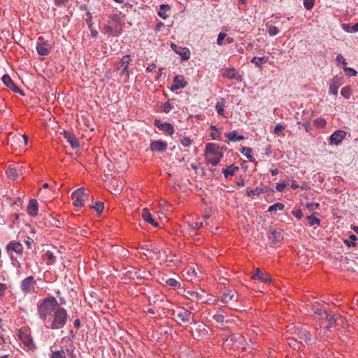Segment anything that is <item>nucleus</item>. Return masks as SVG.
I'll return each mask as SVG.
<instances>
[{
    "label": "nucleus",
    "mask_w": 358,
    "mask_h": 358,
    "mask_svg": "<svg viewBox=\"0 0 358 358\" xmlns=\"http://www.w3.org/2000/svg\"><path fill=\"white\" fill-rule=\"evenodd\" d=\"M268 238L271 244H275L282 239V235L277 229H271L268 232Z\"/></svg>",
    "instance_id": "15"
},
{
    "label": "nucleus",
    "mask_w": 358,
    "mask_h": 358,
    "mask_svg": "<svg viewBox=\"0 0 358 358\" xmlns=\"http://www.w3.org/2000/svg\"><path fill=\"white\" fill-rule=\"evenodd\" d=\"M38 210V201L36 199H31L27 207V213L29 215L35 216L37 215Z\"/></svg>",
    "instance_id": "22"
},
{
    "label": "nucleus",
    "mask_w": 358,
    "mask_h": 358,
    "mask_svg": "<svg viewBox=\"0 0 358 358\" xmlns=\"http://www.w3.org/2000/svg\"><path fill=\"white\" fill-rule=\"evenodd\" d=\"M141 216L145 222H148L149 224H152V226H154V227L158 226V224L152 218V217L150 213V210L148 208L143 209Z\"/></svg>",
    "instance_id": "26"
},
{
    "label": "nucleus",
    "mask_w": 358,
    "mask_h": 358,
    "mask_svg": "<svg viewBox=\"0 0 358 358\" xmlns=\"http://www.w3.org/2000/svg\"><path fill=\"white\" fill-rule=\"evenodd\" d=\"M285 208V205L282 203H275V204L269 206L268 211V212H273L277 210H282Z\"/></svg>",
    "instance_id": "35"
},
{
    "label": "nucleus",
    "mask_w": 358,
    "mask_h": 358,
    "mask_svg": "<svg viewBox=\"0 0 358 358\" xmlns=\"http://www.w3.org/2000/svg\"><path fill=\"white\" fill-rule=\"evenodd\" d=\"M240 152L242 154H243L246 157L247 159H250V161L252 160V149L251 148L242 147L240 149Z\"/></svg>",
    "instance_id": "33"
},
{
    "label": "nucleus",
    "mask_w": 358,
    "mask_h": 358,
    "mask_svg": "<svg viewBox=\"0 0 358 358\" xmlns=\"http://www.w3.org/2000/svg\"><path fill=\"white\" fill-rule=\"evenodd\" d=\"M87 15L88 16V18L86 20V22L89 27L90 29L92 27V15L90 13H87Z\"/></svg>",
    "instance_id": "59"
},
{
    "label": "nucleus",
    "mask_w": 358,
    "mask_h": 358,
    "mask_svg": "<svg viewBox=\"0 0 358 358\" xmlns=\"http://www.w3.org/2000/svg\"><path fill=\"white\" fill-rule=\"evenodd\" d=\"M252 278L255 279H258L264 282H270L271 281L270 275L267 273L262 272L259 268H256L255 273Z\"/></svg>",
    "instance_id": "19"
},
{
    "label": "nucleus",
    "mask_w": 358,
    "mask_h": 358,
    "mask_svg": "<svg viewBox=\"0 0 358 358\" xmlns=\"http://www.w3.org/2000/svg\"><path fill=\"white\" fill-rule=\"evenodd\" d=\"M44 259L47 261V264H52L55 261V257L52 252L47 251L44 255Z\"/></svg>",
    "instance_id": "34"
},
{
    "label": "nucleus",
    "mask_w": 358,
    "mask_h": 358,
    "mask_svg": "<svg viewBox=\"0 0 358 358\" xmlns=\"http://www.w3.org/2000/svg\"><path fill=\"white\" fill-rule=\"evenodd\" d=\"M350 239L351 240V242H352V244L351 245L352 246H355L356 244H355V241H357V236L355 235V234H351L350 236Z\"/></svg>",
    "instance_id": "61"
},
{
    "label": "nucleus",
    "mask_w": 358,
    "mask_h": 358,
    "mask_svg": "<svg viewBox=\"0 0 358 358\" xmlns=\"http://www.w3.org/2000/svg\"><path fill=\"white\" fill-rule=\"evenodd\" d=\"M21 171V167L19 166H9L6 169V174L8 178H10L12 180H16L19 176V173Z\"/></svg>",
    "instance_id": "21"
},
{
    "label": "nucleus",
    "mask_w": 358,
    "mask_h": 358,
    "mask_svg": "<svg viewBox=\"0 0 358 358\" xmlns=\"http://www.w3.org/2000/svg\"><path fill=\"white\" fill-rule=\"evenodd\" d=\"M268 34L271 36H274L275 35H277L278 33H279V30L278 29L275 27V26H273V25H270L268 27Z\"/></svg>",
    "instance_id": "42"
},
{
    "label": "nucleus",
    "mask_w": 358,
    "mask_h": 358,
    "mask_svg": "<svg viewBox=\"0 0 358 358\" xmlns=\"http://www.w3.org/2000/svg\"><path fill=\"white\" fill-rule=\"evenodd\" d=\"M185 296L186 298L196 303L199 301H203L205 300V297L203 294V291H201V292H199L193 290H185Z\"/></svg>",
    "instance_id": "10"
},
{
    "label": "nucleus",
    "mask_w": 358,
    "mask_h": 358,
    "mask_svg": "<svg viewBox=\"0 0 358 358\" xmlns=\"http://www.w3.org/2000/svg\"><path fill=\"white\" fill-rule=\"evenodd\" d=\"M346 132L343 130H336L329 137V143L330 145H339L345 138Z\"/></svg>",
    "instance_id": "8"
},
{
    "label": "nucleus",
    "mask_w": 358,
    "mask_h": 358,
    "mask_svg": "<svg viewBox=\"0 0 358 358\" xmlns=\"http://www.w3.org/2000/svg\"><path fill=\"white\" fill-rule=\"evenodd\" d=\"M71 199L73 200V204L76 206H83L84 202L88 199V194H85V189L80 187L75 190L71 194Z\"/></svg>",
    "instance_id": "4"
},
{
    "label": "nucleus",
    "mask_w": 358,
    "mask_h": 358,
    "mask_svg": "<svg viewBox=\"0 0 358 358\" xmlns=\"http://www.w3.org/2000/svg\"><path fill=\"white\" fill-rule=\"evenodd\" d=\"M286 187V185L285 183H277L276 184V186H275V189L278 191V192H282L284 190V189Z\"/></svg>",
    "instance_id": "58"
},
{
    "label": "nucleus",
    "mask_w": 358,
    "mask_h": 358,
    "mask_svg": "<svg viewBox=\"0 0 358 358\" xmlns=\"http://www.w3.org/2000/svg\"><path fill=\"white\" fill-rule=\"evenodd\" d=\"M76 348L72 346L71 348L66 350L65 355L66 354L70 358H76V354L75 352Z\"/></svg>",
    "instance_id": "44"
},
{
    "label": "nucleus",
    "mask_w": 358,
    "mask_h": 358,
    "mask_svg": "<svg viewBox=\"0 0 358 358\" xmlns=\"http://www.w3.org/2000/svg\"><path fill=\"white\" fill-rule=\"evenodd\" d=\"M213 318L218 323L222 324L224 322V316L220 313H216L213 316Z\"/></svg>",
    "instance_id": "48"
},
{
    "label": "nucleus",
    "mask_w": 358,
    "mask_h": 358,
    "mask_svg": "<svg viewBox=\"0 0 358 358\" xmlns=\"http://www.w3.org/2000/svg\"><path fill=\"white\" fill-rule=\"evenodd\" d=\"M341 85V79L338 77H335L329 84V92L330 94L334 95H336L338 93V90L339 87Z\"/></svg>",
    "instance_id": "20"
},
{
    "label": "nucleus",
    "mask_w": 358,
    "mask_h": 358,
    "mask_svg": "<svg viewBox=\"0 0 358 358\" xmlns=\"http://www.w3.org/2000/svg\"><path fill=\"white\" fill-rule=\"evenodd\" d=\"M299 338L303 341L306 344H310L312 343V337L310 334L306 330H301L298 333Z\"/></svg>",
    "instance_id": "28"
},
{
    "label": "nucleus",
    "mask_w": 358,
    "mask_h": 358,
    "mask_svg": "<svg viewBox=\"0 0 358 358\" xmlns=\"http://www.w3.org/2000/svg\"><path fill=\"white\" fill-rule=\"evenodd\" d=\"M262 192L261 188L257 187L255 189L247 190V195L248 196H258Z\"/></svg>",
    "instance_id": "41"
},
{
    "label": "nucleus",
    "mask_w": 358,
    "mask_h": 358,
    "mask_svg": "<svg viewBox=\"0 0 358 358\" xmlns=\"http://www.w3.org/2000/svg\"><path fill=\"white\" fill-rule=\"evenodd\" d=\"M343 70L345 71H349L350 73L348 74V76H356L357 74V72L355 69H352V68H350V67H347L346 66H343Z\"/></svg>",
    "instance_id": "52"
},
{
    "label": "nucleus",
    "mask_w": 358,
    "mask_h": 358,
    "mask_svg": "<svg viewBox=\"0 0 358 358\" xmlns=\"http://www.w3.org/2000/svg\"><path fill=\"white\" fill-rule=\"evenodd\" d=\"M324 315L327 320L328 321V325L327 328L341 325L343 322V319L338 314H330L324 312Z\"/></svg>",
    "instance_id": "6"
},
{
    "label": "nucleus",
    "mask_w": 358,
    "mask_h": 358,
    "mask_svg": "<svg viewBox=\"0 0 358 358\" xmlns=\"http://www.w3.org/2000/svg\"><path fill=\"white\" fill-rule=\"evenodd\" d=\"M155 125L160 130L167 133L169 135H173L174 133V128L171 123L164 122L162 123L159 120H155Z\"/></svg>",
    "instance_id": "12"
},
{
    "label": "nucleus",
    "mask_w": 358,
    "mask_h": 358,
    "mask_svg": "<svg viewBox=\"0 0 358 358\" xmlns=\"http://www.w3.org/2000/svg\"><path fill=\"white\" fill-rule=\"evenodd\" d=\"M315 3V0H303L304 7L307 10H310L313 8Z\"/></svg>",
    "instance_id": "47"
},
{
    "label": "nucleus",
    "mask_w": 358,
    "mask_h": 358,
    "mask_svg": "<svg viewBox=\"0 0 358 358\" xmlns=\"http://www.w3.org/2000/svg\"><path fill=\"white\" fill-rule=\"evenodd\" d=\"M320 204L319 203H312L308 202L306 204V206L310 210H314L315 209L319 207Z\"/></svg>",
    "instance_id": "49"
},
{
    "label": "nucleus",
    "mask_w": 358,
    "mask_h": 358,
    "mask_svg": "<svg viewBox=\"0 0 358 358\" xmlns=\"http://www.w3.org/2000/svg\"><path fill=\"white\" fill-rule=\"evenodd\" d=\"M203 226V222H195L194 224H192V229H199L200 228H201Z\"/></svg>",
    "instance_id": "60"
},
{
    "label": "nucleus",
    "mask_w": 358,
    "mask_h": 358,
    "mask_svg": "<svg viewBox=\"0 0 358 358\" xmlns=\"http://www.w3.org/2000/svg\"><path fill=\"white\" fill-rule=\"evenodd\" d=\"M226 34L223 33V32H220L219 34H218V36H217V43L219 45H222V41H224V39L226 38Z\"/></svg>",
    "instance_id": "50"
},
{
    "label": "nucleus",
    "mask_w": 358,
    "mask_h": 358,
    "mask_svg": "<svg viewBox=\"0 0 358 358\" xmlns=\"http://www.w3.org/2000/svg\"><path fill=\"white\" fill-rule=\"evenodd\" d=\"M92 208H94L98 214H101L103 210V203L98 201L92 206Z\"/></svg>",
    "instance_id": "43"
},
{
    "label": "nucleus",
    "mask_w": 358,
    "mask_h": 358,
    "mask_svg": "<svg viewBox=\"0 0 358 358\" xmlns=\"http://www.w3.org/2000/svg\"><path fill=\"white\" fill-rule=\"evenodd\" d=\"M336 61L338 63H341L343 65V66L347 65V62H346L345 58L343 57L342 55H340V54L336 56Z\"/></svg>",
    "instance_id": "53"
},
{
    "label": "nucleus",
    "mask_w": 358,
    "mask_h": 358,
    "mask_svg": "<svg viewBox=\"0 0 358 358\" xmlns=\"http://www.w3.org/2000/svg\"><path fill=\"white\" fill-rule=\"evenodd\" d=\"M123 22L118 14H113L110 16L107 24L104 27L106 34L110 36H117L122 30Z\"/></svg>",
    "instance_id": "3"
},
{
    "label": "nucleus",
    "mask_w": 358,
    "mask_h": 358,
    "mask_svg": "<svg viewBox=\"0 0 358 358\" xmlns=\"http://www.w3.org/2000/svg\"><path fill=\"white\" fill-rule=\"evenodd\" d=\"M224 107H225V103H224V101H223V100L222 101L217 102L216 103L215 108L219 115H224Z\"/></svg>",
    "instance_id": "37"
},
{
    "label": "nucleus",
    "mask_w": 358,
    "mask_h": 358,
    "mask_svg": "<svg viewBox=\"0 0 358 358\" xmlns=\"http://www.w3.org/2000/svg\"><path fill=\"white\" fill-rule=\"evenodd\" d=\"M314 123L318 127H324L326 125V120L322 117H319L315 120Z\"/></svg>",
    "instance_id": "46"
},
{
    "label": "nucleus",
    "mask_w": 358,
    "mask_h": 358,
    "mask_svg": "<svg viewBox=\"0 0 358 358\" xmlns=\"http://www.w3.org/2000/svg\"><path fill=\"white\" fill-rule=\"evenodd\" d=\"M268 60V57H254L251 59V62L253 63L256 66L261 67L264 64L267 62Z\"/></svg>",
    "instance_id": "30"
},
{
    "label": "nucleus",
    "mask_w": 358,
    "mask_h": 358,
    "mask_svg": "<svg viewBox=\"0 0 358 358\" xmlns=\"http://www.w3.org/2000/svg\"><path fill=\"white\" fill-rule=\"evenodd\" d=\"M51 49V45L47 42L39 43L36 46L37 52L40 55H47Z\"/></svg>",
    "instance_id": "23"
},
{
    "label": "nucleus",
    "mask_w": 358,
    "mask_h": 358,
    "mask_svg": "<svg viewBox=\"0 0 358 358\" xmlns=\"http://www.w3.org/2000/svg\"><path fill=\"white\" fill-rule=\"evenodd\" d=\"M187 83L184 80V77L180 75H177L173 78V84L171 87L172 91L179 89H183L186 87Z\"/></svg>",
    "instance_id": "11"
},
{
    "label": "nucleus",
    "mask_w": 358,
    "mask_h": 358,
    "mask_svg": "<svg viewBox=\"0 0 358 358\" xmlns=\"http://www.w3.org/2000/svg\"><path fill=\"white\" fill-rule=\"evenodd\" d=\"M2 81L6 86L9 87L13 92L24 95L22 90L15 85V84L13 83V81L8 75L3 76Z\"/></svg>",
    "instance_id": "13"
},
{
    "label": "nucleus",
    "mask_w": 358,
    "mask_h": 358,
    "mask_svg": "<svg viewBox=\"0 0 358 358\" xmlns=\"http://www.w3.org/2000/svg\"><path fill=\"white\" fill-rule=\"evenodd\" d=\"M285 127L281 124H277L274 128V133L277 135H280Z\"/></svg>",
    "instance_id": "54"
},
{
    "label": "nucleus",
    "mask_w": 358,
    "mask_h": 358,
    "mask_svg": "<svg viewBox=\"0 0 358 358\" xmlns=\"http://www.w3.org/2000/svg\"><path fill=\"white\" fill-rule=\"evenodd\" d=\"M171 48L179 55L183 60H187L189 58L190 52L187 48L178 47L174 43H171Z\"/></svg>",
    "instance_id": "16"
},
{
    "label": "nucleus",
    "mask_w": 358,
    "mask_h": 358,
    "mask_svg": "<svg viewBox=\"0 0 358 358\" xmlns=\"http://www.w3.org/2000/svg\"><path fill=\"white\" fill-rule=\"evenodd\" d=\"M236 185L238 186H244L245 185V180L244 178H241L239 180L236 182Z\"/></svg>",
    "instance_id": "63"
},
{
    "label": "nucleus",
    "mask_w": 358,
    "mask_h": 358,
    "mask_svg": "<svg viewBox=\"0 0 358 358\" xmlns=\"http://www.w3.org/2000/svg\"><path fill=\"white\" fill-rule=\"evenodd\" d=\"M313 311L315 314L318 315L320 316L324 315V312H327L326 310H323L321 308L315 307H313Z\"/></svg>",
    "instance_id": "55"
},
{
    "label": "nucleus",
    "mask_w": 358,
    "mask_h": 358,
    "mask_svg": "<svg viewBox=\"0 0 358 358\" xmlns=\"http://www.w3.org/2000/svg\"><path fill=\"white\" fill-rule=\"evenodd\" d=\"M239 170L238 166L231 164L222 170L224 177L227 178L229 176H234Z\"/></svg>",
    "instance_id": "29"
},
{
    "label": "nucleus",
    "mask_w": 358,
    "mask_h": 358,
    "mask_svg": "<svg viewBox=\"0 0 358 358\" xmlns=\"http://www.w3.org/2000/svg\"><path fill=\"white\" fill-rule=\"evenodd\" d=\"M131 62V57L129 55L122 57L117 69L120 71V76H124L125 79H128L129 76V64Z\"/></svg>",
    "instance_id": "5"
},
{
    "label": "nucleus",
    "mask_w": 358,
    "mask_h": 358,
    "mask_svg": "<svg viewBox=\"0 0 358 358\" xmlns=\"http://www.w3.org/2000/svg\"><path fill=\"white\" fill-rule=\"evenodd\" d=\"M64 137L73 148H77L79 147L80 143L78 138L73 133L64 131Z\"/></svg>",
    "instance_id": "17"
},
{
    "label": "nucleus",
    "mask_w": 358,
    "mask_h": 358,
    "mask_svg": "<svg viewBox=\"0 0 358 358\" xmlns=\"http://www.w3.org/2000/svg\"><path fill=\"white\" fill-rule=\"evenodd\" d=\"M205 155L208 162L216 166L223 157V148L215 143H208L206 145Z\"/></svg>",
    "instance_id": "2"
},
{
    "label": "nucleus",
    "mask_w": 358,
    "mask_h": 358,
    "mask_svg": "<svg viewBox=\"0 0 358 358\" xmlns=\"http://www.w3.org/2000/svg\"><path fill=\"white\" fill-rule=\"evenodd\" d=\"M192 142V140L187 136H182L180 139L181 144L185 147H189Z\"/></svg>",
    "instance_id": "45"
},
{
    "label": "nucleus",
    "mask_w": 358,
    "mask_h": 358,
    "mask_svg": "<svg viewBox=\"0 0 358 358\" xmlns=\"http://www.w3.org/2000/svg\"><path fill=\"white\" fill-rule=\"evenodd\" d=\"M18 337L20 340L24 343L27 346H31L32 345V338L31 336L23 331L22 329H20L18 333Z\"/></svg>",
    "instance_id": "24"
},
{
    "label": "nucleus",
    "mask_w": 358,
    "mask_h": 358,
    "mask_svg": "<svg viewBox=\"0 0 358 358\" xmlns=\"http://www.w3.org/2000/svg\"><path fill=\"white\" fill-rule=\"evenodd\" d=\"M192 313L185 308H180L176 313V317L178 320H180L183 323H189L192 324V320L193 322L194 321L192 320Z\"/></svg>",
    "instance_id": "9"
},
{
    "label": "nucleus",
    "mask_w": 358,
    "mask_h": 358,
    "mask_svg": "<svg viewBox=\"0 0 358 358\" xmlns=\"http://www.w3.org/2000/svg\"><path fill=\"white\" fill-rule=\"evenodd\" d=\"M36 281L32 276H29L24 279L21 283V289L24 294L34 292Z\"/></svg>",
    "instance_id": "7"
},
{
    "label": "nucleus",
    "mask_w": 358,
    "mask_h": 358,
    "mask_svg": "<svg viewBox=\"0 0 358 358\" xmlns=\"http://www.w3.org/2000/svg\"><path fill=\"white\" fill-rule=\"evenodd\" d=\"M8 250H13L17 254H22L23 252V246L19 242L12 241L8 245Z\"/></svg>",
    "instance_id": "27"
},
{
    "label": "nucleus",
    "mask_w": 358,
    "mask_h": 358,
    "mask_svg": "<svg viewBox=\"0 0 358 358\" xmlns=\"http://www.w3.org/2000/svg\"><path fill=\"white\" fill-rule=\"evenodd\" d=\"M222 75L228 79L241 80V76L234 68H225L222 70Z\"/></svg>",
    "instance_id": "14"
},
{
    "label": "nucleus",
    "mask_w": 358,
    "mask_h": 358,
    "mask_svg": "<svg viewBox=\"0 0 358 358\" xmlns=\"http://www.w3.org/2000/svg\"><path fill=\"white\" fill-rule=\"evenodd\" d=\"M51 358H66L65 351L63 350L52 352Z\"/></svg>",
    "instance_id": "38"
},
{
    "label": "nucleus",
    "mask_w": 358,
    "mask_h": 358,
    "mask_svg": "<svg viewBox=\"0 0 358 358\" xmlns=\"http://www.w3.org/2000/svg\"><path fill=\"white\" fill-rule=\"evenodd\" d=\"M352 89L350 87L346 86L341 89V94L345 99H349L351 96Z\"/></svg>",
    "instance_id": "36"
},
{
    "label": "nucleus",
    "mask_w": 358,
    "mask_h": 358,
    "mask_svg": "<svg viewBox=\"0 0 358 358\" xmlns=\"http://www.w3.org/2000/svg\"><path fill=\"white\" fill-rule=\"evenodd\" d=\"M211 129L215 131L211 133V136L213 139H219L220 136V133L217 131V128L215 126H212Z\"/></svg>",
    "instance_id": "51"
},
{
    "label": "nucleus",
    "mask_w": 358,
    "mask_h": 358,
    "mask_svg": "<svg viewBox=\"0 0 358 358\" xmlns=\"http://www.w3.org/2000/svg\"><path fill=\"white\" fill-rule=\"evenodd\" d=\"M166 285L173 288H176L180 287V282L173 278H169L166 282Z\"/></svg>",
    "instance_id": "39"
},
{
    "label": "nucleus",
    "mask_w": 358,
    "mask_h": 358,
    "mask_svg": "<svg viewBox=\"0 0 358 358\" xmlns=\"http://www.w3.org/2000/svg\"><path fill=\"white\" fill-rule=\"evenodd\" d=\"M6 289H7L6 285L3 284V283H0V296H3L4 295Z\"/></svg>",
    "instance_id": "56"
},
{
    "label": "nucleus",
    "mask_w": 358,
    "mask_h": 358,
    "mask_svg": "<svg viewBox=\"0 0 358 358\" xmlns=\"http://www.w3.org/2000/svg\"><path fill=\"white\" fill-rule=\"evenodd\" d=\"M167 148V143L161 140L153 141L150 143V149L152 151L164 152Z\"/></svg>",
    "instance_id": "18"
},
{
    "label": "nucleus",
    "mask_w": 358,
    "mask_h": 358,
    "mask_svg": "<svg viewBox=\"0 0 358 358\" xmlns=\"http://www.w3.org/2000/svg\"><path fill=\"white\" fill-rule=\"evenodd\" d=\"M225 136L231 141H241L245 138L242 135H238L236 131L225 134Z\"/></svg>",
    "instance_id": "31"
},
{
    "label": "nucleus",
    "mask_w": 358,
    "mask_h": 358,
    "mask_svg": "<svg viewBox=\"0 0 358 358\" xmlns=\"http://www.w3.org/2000/svg\"><path fill=\"white\" fill-rule=\"evenodd\" d=\"M291 187L293 189H296L299 187V185L297 184L296 181L295 180H293L292 182V184H291Z\"/></svg>",
    "instance_id": "64"
},
{
    "label": "nucleus",
    "mask_w": 358,
    "mask_h": 358,
    "mask_svg": "<svg viewBox=\"0 0 358 358\" xmlns=\"http://www.w3.org/2000/svg\"><path fill=\"white\" fill-rule=\"evenodd\" d=\"M37 313L44 326L52 330L64 327L67 321V312L54 296L45 298L37 304Z\"/></svg>",
    "instance_id": "1"
},
{
    "label": "nucleus",
    "mask_w": 358,
    "mask_h": 358,
    "mask_svg": "<svg viewBox=\"0 0 358 358\" xmlns=\"http://www.w3.org/2000/svg\"><path fill=\"white\" fill-rule=\"evenodd\" d=\"M155 69H156V65L155 64H150L147 67L146 71H149V72H152V71H155Z\"/></svg>",
    "instance_id": "62"
},
{
    "label": "nucleus",
    "mask_w": 358,
    "mask_h": 358,
    "mask_svg": "<svg viewBox=\"0 0 358 358\" xmlns=\"http://www.w3.org/2000/svg\"><path fill=\"white\" fill-rule=\"evenodd\" d=\"M238 296L231 290H226L223 293L222 301L223 303H229L230 301H236Z\"/></svg>",
    "instance_id": "25"
},
{
    "label": "nucleus",
    "mask_w": 358,
    "mask_h": 358,
    "mask_svg": "<svg viewBox=\"0 0 358 358\" xmlns=\"http://www.w3.org/2000/svg\"><path fill=\"white\" fill-rule=\"evenodd\" d=\"M307 219L308 220V223L310 226H313L315 224L319 225L320 224V220L313 215H309L307 217Z\"/></svg>",
    "instance_id": "40"
},
{
    "label": "nucleus",
    "mask_w": 358,
    "mask_h": 358,
    "mask_svg": "<svg viewBox=\"0 0 358 358\" xmlns=\"http://www.w3.org/2000/svg\"><path fill=\"white\" fill-rule=\"evenodd\" d=\"M292 213H293L294 216H295L296 218H299V219H300L303 216V213H302L301 210H300V209L294 210L292 212Z\"/></svg>",
    "instance_id": "57"
},
{
    "label": "nucleus",
    "mask_w": 358,
    "mask_h": 358,
    "mask_svg": "<svg viewBox=\"0 0 358 358\" xmlns=\"http://www.w3.org/2000/svg\"><path fill=\"white\" fill-rule=\"evenodd\" d=\"M170 9L171 8L168 4H162L160 5L159 10L158 11L157 14L162 19L166 20L169 16L166 14V12L170 10Z\"/></svg>",
    "instance_id": "32"
}]
</instances>
